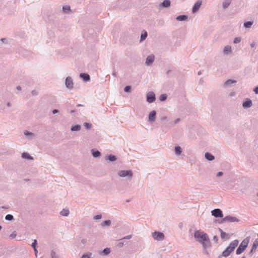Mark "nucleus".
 I'll return each mask as SVG.
<instances>
[{
    "label": "nucleus",
    "mask_w": 258,
    "mask_h": 258,
    "mask_svg": "<svg viewBox=\"0 0 258 258\" xmlns=\"http://www.w3.org/2000/svg\"><path fill=\"white\" fill-rule=\"evenodd\" d=\"M196 240L202 245L203 248L206 250L211 246L208 235L200 230H196L194 234Z\"/></svg>",
    "instance_id": "nucleus-1"
},
{
    "label": "nucleus",
    "mask_w": 258,
    "mask_h": 258,
    "mask_svg": "<svg viewBox=\"0 0 258 258\" xmlns=\"http://www.w3.org/2000/svg\"><path fill=\"white\" fill-rule=\"evenodd\" d=\"M239 241L235 239L230 243L228 246L222 252L221 255H219L218 258L222 257H227L228 256L237 246Z\"/></svg>",
    "instance_id": "nucleus-2"
},
{
    "label": "nucleus",
    "mask_w": 258,
    "mask_h": 258,
    "mask_svg": "<svg viewBox=\"0 0 258 258\" xmlns=\"http://www.w3.org/2000/svg\"><path fill=\"white\" fill-rule=\"evenodd\" d=\"M249 240L250 237H247L242 241V242H241V243L240 244V245H239V246L238 247L236 250V254H240L245 250V249L248 246V244L249 242Z\"/></svg>",
    "instance_id": "nucleus-3"
},
{
    "label": "nucleus",
    "mask_w": 258,
    "mask_h": 258,
    "mask_svg": "<svg viewBox=\"0 0 258 258\" xmlns=\"http://www.w3.org/2000/svg\"><path fill=\"white\" fill-rule=\"evenodd\" d=\"M118 175L121 177H125L131 179L133 177V172L131 170H120L118 171Z\"/></svg>",
    "instance_id": "nucleus-4"
},
{
    "label": "nucleus",
    "mask_w": 258,
    "mask_h": 258,
    "mask_svg": "<svg viewBox=\"0 0 258 258\" xmlns=\"http://www.w3.org/2000/svg\"><path fill=\"white\" fill-rule=\"evenodd\" d=\"M152 236L153 238L157 241H162L165 239L164 234L160 231H154L152 233Z\"/></svg>",
    "instance_id": "nucleus-5"
},
{
    "label": "nucleus",
    "mask_w": 258,
    "mask_h": 258,
    "mask_svg": "<svg viewBox=\"0 0 258 258\" xmlns=\"http://www.w3.org/2000/svg\"><path fill=\"white\" fill-rule=\"evenodd\" d=\"M66 87L72 90L74 88V82L73 79L71 77L68 76L66 78L65 80Z\"/></svg>",
    "instance_id": "nucleus-6"
},
{
    "label": "nucleus",
    "mask_w": 258,
    "mask_h": 258,
    "mask_svg": "<svg viewBox=\"0 0 258 258\" xmlns=\"http://www.w3.org/2000/svg\"><path fill=\"white\" fill-rule=\"evenodd\" d=\"M146 98L147 101L148 103H151L154 102L156 99L155 93L152 91L149 92L148 93H147Z\"/></svg>",
    "instance_id": "nucleus-7"
},
{
    "label": "nucleus",
    "mask_w": 258,
    "mask_h": 258,
    "mask_svg": "<svg viewBox=\"0 0 258 258\" xmlns=\"http://www.w3.org/2000/svg\"><path fill=\"white\" fill-rule=\"evenodd\" d=\"M211 214L216 218H222L223 217L222 211L220 209H215L211 211Z\"/></svg>",
    "instance_id": "nucleus-8"
},
{
    "label": "nucleus",
    "mask_w": 258,
    "mask_h": 258,
    "mask_svg": "<svg viewBox=\"0 0 258 258\" xmlns=\"http://www.w3.org/2000/svg\"><path fill=\"white\" fill-rule=\"evenodd\" d=\"M239 221H240V220L235 217H233V216H227L222 219L221 222H239Z\"/></svg>",
    "instance_id": "nucleus-9"
},
{
    "label": "nucleus",
    "mask_w": 258,
    "mask_h": 258,
    "mask_svg": "<svg viewBox=\"0 0 258 258\" xmlns=\"http://www.w3.org/2000/svg\"><path fill=\"white\" fill-rule=\"evenodd\" d=\"M252 105V102L249 98H246L242 103V107L244 108H248Z\"/></svg>",
    "instance_id": "nucleus-10"
},
{
    "label": "nucleus",
    "mask_w": 258,
    "mask_h": 258,
    "mask_svg": "<svg viewBox=\"0 0 258 258\" xmlns=\"http://www.w3.org/2000/svg\"><path fill=\"white\" fill-rule=\"evenodd\" d=\"M258 247V239H256L253 242L251 249L249 252V254L251 256Z\"/></svg>",
    "instance_id": "nucleus-11"
},
{
    "label": "nucleus",
    "mask_w": 258,
    "mask_h": 258,
    "mask_svg": "<svg viewBox=\"0 0 258 258\" xmlns=\"http://www.w3.org/2000/svg\"><path fill=\"white\" fill-rule=\"evenodd\" d=\"M202 5V1H197L195 5H194L192 9V12L193 13H196L198 10L200 9L201 6Z\"/></svg>",
    "instance_id": "nucleus-12"
},
{
    "label": "nucleus",
    "mask_w": 258,
    "mask_h": 258,
    "mask_svg": "<svg viewBox=\"0 0 258 258\" xmlns=\"http://www.w3.org/2000/svg\"><path fill=\"white\" fill-rule=\"evenodd\" d=\"M156 111L153 110L151 111L149 114V121L150 122H154L156 119Z\"/></svg>",
    "instance_id": "nucleus-13"
},
{
    "label": "nucleus",
    "mask_w": 258,
    "mask_h": 258,
    "mask_svg": "<svg viewBox=\"0 0 258 258\" xmlns=\"http://www.w3.org/2000/svg\"><path fill=\"white\" fill-rule=\"evenodd\" d=\"M80 77L84 81L88 82L90 80V76L87 74L84 73H81L80 74Z\"/></svg>",
    "instance_id": "nucleus-14"
},
{
    "label": "nucleus",
    "mask_w": 258,
    "mask_h": 258,
    "mask_svg": "<svg viewBox=\"0 0 258 258\" xmlns=\"http://www.w3.org/2000/svg\"><path fill=\"white\" fill-rule=\"evenodd\" d=\"M154 58H155L154 55L153 54L148 56L146 58V65L150 66L151 64H152L154 60Z\"/></svg>",
    "instance_id": "nucleus-15"
},
{
    "label": "nucleus",
    "mask_w": 258,
    "mask_h": 258,
    "mask_svg": "<svg viewBox=\"0 0 258 258\" xmlns=\"http://www.w3.org/2000/svg\"><path fill=\"white\" fill-rule=\"evenodd\" d=\"M105 159L106 160H108L110 162H114L116 160L117 158L116 156L113 155V154H109L108 155H107L105 157Z\"/></svg>",
    "instance_id": "nucleus-16"
},
{
    "label": "nucleus",
    "mask_w": 258,
    "mask_h": 258,
    "mask_svg": "<svg viewBox=\"0 0 258 258\" xmlns=\"http://www.w3.org/2000/svg\"><path fill=\"white\" fill-rule=\"evenodd\" d=\"M219 231L220 233V236L222 239H229L230 238L229 234L224 232L221 229L219 228Z\"/></svg>",
    "instance_id": "nucleus-17"
},
{
    "label": "nucleus",
    "mask_w": 258,
    "mask_h": 258,
    "mask_svg": "<svg viewBox=\"0 0 258 258\" xmlns=\"http://www.w3.org/2000/svg\"><path fill=\"white\" fill-rule=\"evenodd\" d=\"M91 153H92V156L94 158H98L101 156V153L100 152V151H99L98 150H96L95 149L91 150Z\"/></svg>",
    "instance_id": "nucleus-18"
},
{
    "label": "nucleus",
    "mask_w": 258,
    "mask_h": 258,
    "mask_svg": "<svg viewBox=\"0 0 258 258\" xmlns=\"http://www.w3.org/2000/svg\"><path fill=\"white\" fill-rule=\"evenodd\" d=\"M205 158L209 161H213L215 159V157L211 153L206 152L205 154Z\"/></svg>",
    "instance_id": "nucleus-19"
},
{
    "label": "nucleus",
    "mask_w": 258,
    "mask_h": 258,
    "mask_svg": "<svg viewBox=\"0 0 258 258\" xmlns=\"http://www.w3.org/2000/svg\"><path fill=\"white\" fill-rule=\"evenodd\" d=\"M187 19L188 16L186 15H179L176 18V20L179 21H184L187 20Z\"/></svg>",
    "instance_id": "nucleus-20"
},
{
    "label": "nucleus",
    "mask_w": 258,
    "mask_h": 258,
    "mask_svg": "<svg viewBox=\"0 0 258 258\" xmlns=\"http://www.w3.org/2000/svg\"><path fill=\"white\" fill-rule=\"evenodd\" d=\"M81 126L78 124L73 125L71 127L72 132L79 131L81 130Z\"/></svg>",
    "instance_id": "nucleus-21"
},
{
    "label": "nucleus",
    "mask_w": 258,
    "mask_h": 258,
    "mask_svg": "<svg viewBox=\"0 0 258 258\" xmlns=\"http://www.w3.org/2000/svg\"><path fill=\"white\" fill-rule=\"evenodd\" d=\"M174 151H175V154L176 155H179L182 153V149L180 146L177 145V146H175Z\"/></svg>",
    "instance_id": "nucleus-22"
},
{
    "label": "nucleus",
    "mask_w": 258,
    "mask_h": 258,
    "mask_svg": "<svg viewBox=\"0 0 258 258\" xmlns=\"http://www.w3.org/2000/svg\"><path fill=\"white\" fill-rule=\"evenodd\" d=\"M22 158L28 160H33V158L28 153L24 152L22 154Z\"/></svg>",
    "instance_id": "nucleus-23"
},
{
    "label": "nucleus",
    "mask_w": 258,
    "mask_h": 258,
    "mask_svg": "<svg viewBox=\"0 0 258 258\" xmlns=\"http://www.w3.org/2000/svg\"><path fill=\"white\" fill-rule=\"evenodd\" d=\"M171 2L169 0H164L161 5L162 7L167 8L170 7Z\"/></svg>",
    "instance_id": "nucleus-24"
},
{
    "label": "nucleus",
    "mask_w": 258,
    "mask_h": 258,
    "mask_svg": "<svg viewBox=\"0 0 258 258\" xmlns=\"http://www.w3.org/2000/svg\"><path fill=\"white\" fill-rule=\"evenodd\" d=\"M231 52V47L229 45H227L224 47L223 49V53L226 54H230Z\"/></svg>",
    "instance_id": "nucleus-25"
},
{
    "label": "nucleus",
    "mask_w": 258,
    "mask_h": 258,
    "mask_svg": "<svg viewBox=\"0 0 258 258\" xmlns=\"http://www.w3.org/2000/svg\"><path fill=\"white\" fill-rule=\"evenodd\" d=\"M236 81L235 80L228 79L224 83V86L225 87L229 86L233 83H236Z\"/></svg>",
    "instance_id": "nucleus-26"
},
{
    "label": "nucleus",
    "mask_w": 258,
    "mask_h": 258,
    "mask_svg": "<svg viewBox=\"0 0 258 258\" xmlns=\"http://www.w3.org/2000/svg\"><path fill=\"white\" fill-rule=\"evenodd\" d=\"M24 134L29 139H32L34 137V134L27 130L24 131Z\"/></svg>",
    "instance_id": "nucleus-27"
},
{
    "label": "nucleus",
    "mask_w": 258,
    "mask_h": 258,
    "mask_svg": "<svg viewBox=\"0 0 258 258\" xmlns=\"http://www.w3.org/2000/svg\"><path fill=\"white\" fill-rule=\"evenodd\" d=\"M62 11L63 13L68 14L71 11V8L68 5L63 6L62 7Z\"/></svg>",
    "instance_id": "nucleus-28"
},
{
    "label": "nucleus",
    "mask_w": 258,
    "mask_h": 258,
    "mask_svg": "<svg viewBox=\"0 0 258 258\" xmlns=\"http://www.w3.org/2000/svg\"><path fill=\"white\" fill-rule=\"evenodd\" d=\"M231 1L230 0H225L223 2L222 7L223 9L227 8L229 5H230Z\"/></svg>",
    "instance_id": "nucleus-29"
},
{
    "label": "nucleus",
    "mask_w": 258,
    "mask_h": 258,
    "mask_svg": "<svg viewBox=\"0 0 258 258\" xmlns=\"http://www.w3.org/2000/svg\"><path fill=\"white\" fill-rule=\"evenodd\" d=\"M148 36V33L147 31L144 30L141 35V41H142L144 40H145Z\"/></svg>",
    "instance_id": "nucleus-30"
},
{
    "label": "nucleus",
    "mask_w": 258,
    "mask_h": 258,
    "mask_svg": "<svg viewBox=\"0 0 258 258\" xmlns=\"http://www.w3.org/2000/svg\"><path fill=\"white\" fill-rule=\"evenodd\" d=\"M253 24V21H247L244 23L243 26L245 28H249Z\"/></svg>",
    "instance_id": "nucleus-31"
},
{
    "label": "nucleus",
    "mask_w": 258,
    "mask_h": 258,
    "mask_svg": "<svg viewBox=\"0 0 258 258\" xmlns=\"http://www.w3.org/2000/svg\"><path fill=\"white\" fill-rule=\"evenodd\" d=\"M69 210L68 209H63L60 212V214L63 216H68L69 214Z\"/></svg>",
    "instance_id": "nucleus-32"
},
{
    "label": "nucleus",
    "mask_w": 258,
    "mask_h": 258,
    "mask_svg": "<svg viewBox=\"0 0 258 258\" xmlns=\"http://www.w3.org/2000/svg\"><path fill=\"white\" fill-rule=\"evenodd\" d=\"M111 224V221L110 220H106L103 221V223H101L102 226H108Z\"/></svg>",
    "instance_id": "nucleus-33"
},
{
    "label": "nucleus",
    "mask_w": 258,
    "mask_h": 258,
    "mask_svg": "<svg viewBox=\"0 0 258 258\" xmlns=\"http://www.w3.org/2000/svg\"><path fill=\"white\" fill-rule=\"evenodd\" d=\"M110 249L109 248H104L102 251V253H103L104 255H107L109 253H110Z\"/></svg>",
    "instance_id": "nucleus-34"
},
{
    "label": "nucleus",
    "mask_w": 258,
    "mask_h": 258,
    "mask_svg": "<svg viewBox=\"0 0 258 258\" xmlns=\"http://www.w3.org/2000/svg\"><path fill=\"white\" fill-rule=\"evenodd\" d=\"M167 97V95L166 94H161L159 96V100L161 101H164L166 100Z\"/></svg>",
    "instance_id": "nucleus-35"
},
{
    "label": "nucleus",
    "mask_w": 258,
    "mask_h": 258,
    "mask_svg": "<svg viewBox=\"0 0 258 258\" xmlns=\"http://www.w3.org/2000/svg\"><path fill=\"white\" fill-rule=\"evenodd\" d=\"M51 258H59V256L54 250H51L50 253Z\"/></svg>",
    "instance_id": "nucleus-36"
},
{
    "label": "nucleus",
    "mask_w": 258,
    "mask_h": 258,
    "mask_svg": "<svg viewBox=\"0 0 258 258\" xmlns=\"http://www.w3.org/2000/svg\"><path fill=\"white\" fill-rule=\"evenodd\" d=\"M5 219L7 221H12L14 219V217L11 214H8L5 216Z\"/></svg>",
    "instance_id": "nucleus-37"
},
{
    "label": "nucleus",
    "mask_w": 258,
    "mask_h": 258,
    "mask_svg": "<svg viewBox=\"0 0 258 258\" xmlns=\"http://www.w3.org/2000/svg\"><path fill=\"white\" fill-rule=\"evenodd\" d=\"M91 252H88L85 254H83L81 258H90L92 255Z\"/></svg>",
    "instance_id": "nucleus-38"
},
{
    "label": "nucleus",
    "mask_w": 258,
    "mask_h": 258,
    "mask_svg": "<svg viewBox=\"0 0 258 258\" xmlns=\"http://www.w3.org/2000/svg\"><path fill=\"white\" fill-rule=\"evenodd\" d=\"M83 125L84 127L87 130L91 128V127H92V124L88 122H84Z\"/></svg>",
    "instance_id": "nucleus-39"
},
{
    "label": "nucleus",
    "mask_w": 258,
    "mask_h": 258,
    "mask_svg": "<svg viewBox=\"0 0 258 258\" xmlns=\"http://www.w3.org/2000/svg\"><path fill=\"white\" fill-rule=\"evenodd\" d=\"M131 91V86L127 85L124 88V91L125 92L129 93Z\"/></svg>",
    "instance_id": "nucleus-40"
},
{
    "label": "nucleus",
    "mask_w": 258,
    "mask_h": 258,
    "mask_svg": "<svg viewBox=\"0 0 258 258\" xmlns=\"http://www.w3.org/2000/svg\"><path fill=\"white\" fill-rule=\"evenodd\" d=\"M241 41V37H236L234 38V39L233 40V43L235 44H237V43L240 42Z\"/></svg>",
    "instance_id": "nucleus-41"
},
{
    "label": "nucleus",
    "mask_w": 258,
    "mask_h": 258,
    "mask_svg": "<svg viewBox=\"0 0 258 258\" xmlns=\"http://www.w3.org/2000/svg\"><path fill=\"white\" fill-rule=\"evenodd\" d=\"M37 245V240L35 239L33 240V242H32L31 246L33 248V249H35L36 248Z\"/></svg>",
    "instance_id": "nucleus-42"
},
{
    "label": "nucleus",
    "mask_w": 258,
    "mask_h": 258,
    "mask_svg": "<svg viewBox=\"0 0 258 258\" xmlns=\"http://www.w3.org/2000/svg\"><path fill=\"white\" fill-rule=\"evenodd\" d=\"M17 236V232L15 231H13L10 235V237L12 239L14 238Z\"/></svg>",
    "instance_id": "nucleus-43"
},
{
    "label": "nucleus",
    "mask_w": 258,
    "mask_h": 258,
    "mask_svg": "<svg viewBox=\"0 0 258 258\" xmlns=\"http://www.w3.org/2000/svg\"><path fill=\"white\" fill-rule=\"evenodd\" d=\"M101 218H102V215L101 214H98L94 217V219L95 220H99V219H101Z\"/></svg>",
    "instance_id": "nucleus-44"
},
{
    "label": "nucleus",
    "mask_w": 258,
    "mask_h": 258,
    "mask_svg": "<svg viewBox=\"0 0 258 258\" xmlns=\"http://www.w3.org/2000/svg\"><path fill=\"white\" fill-rule=\"evenodd\" d=\"M132 237V235H127V236H125L124 237H123L122 239H121L120 240H122V239H131V238Z\"/></svg>",
    "instance_id": "nucleus-45"
},
{
    "label": "nucleus",
    "mask_w": 258,
    "mask_h": 258,
    "mask_svg": "<svg viewBox=\"0 0 258 258\" xmlns=\"http://www.w3.org/2000/svg\"><path fill=\"white\" fill-rule=\"evenodd\" d=\"M124 245V243L123 242H120L117 244V246L119 247H122Z\"/></svg>",
    "instance_id": "nucleus-46"
},
{
    "label": "nucleus",
    "mask_w": 258,
    "mask_h": 258,
    "mask_svg": "<svg viewBox=\"0 0 258 258\" xmlns=\"http://www.w3.org/2000/svg\"><path fill=\"white\" fill-rule=\"evenodd\" d=\"M253 91L255 94H258V86H257L253 89Z\"/></svg>",
    "instance_id": "nucleus-47"
},
{
    "label": "nucleus",
    "mask_w": 258,
    "mask_h": 258,
    "mask_svg": "<svg viewBox=\"0 0 258 258\" xmlns=\"http://www.w3.org/2000/svg\"><path fill=\"white\" fill-rule=\"evenodd\" d=\"M223 174V173L222 171H219V172H217L216 176L217 177H220V176H221Z\"/></svg>",
    "instance_id": "nucleus-48"
},
{
    "label": "nucleus",
    "mask_w": 258,
    "mask_h": 258,
    "mask_svg": "<svg viewBox=\"0 0 258 258\" xmlns=\"http://www.w3.org/2000/svg\"><path fill=\"white\" fill-rule=\"evenodd\" d=\"M213 240L215 242H217L218 241V238L217 237V236L215 235L214 237H213Z\"/></svg>",
    "instance_id": "nucleus-49"
},
{
    "label": "nucleus",
    "mask_w": 258,
    "mask_h": 258,
    "mask_svg": "<svg viewBox=\"0 0 258 258\" xmlns=\"http://www.w3.org/2000/svg\"><path fill=\"white\" fill-rule=\"evenodd\" d=\"M1 41L3 42V43H7V39L6 38H2L1 39Z\"/></svg>",
    "instance_id": "nucleus-50"
},
{
    "label": "nucleus",
    "mask_w": 258,
    "mask_h": 258,
    "mask_svg": "<svg viewBox=\"0 0 258 258\" xmlns=\"http://www.w3.org/2000/svg\"><path fill=\"white\" fill-rule=\"evenodd\" d=\"M58 112V110L57 109H54L52 110L53 114H56Z\"/></svg>",
    "instance_id": "nucleus-51"
},
{
    "label": "nucleus",
    "mask_w": 258,
    "mask_h": 258,
    "mask_svg": "<svg viewBox=\"0 0 258 258\" xmlns=\"http://www.w3.org/2000/svg\"><path fill=\"white\" fill-rule=\"evenodd\" d=\"M180 120V118H178L177 119H176L174 121V124H176Z\"/></svg>",
    "instance_id": "nucleus-52"
},
{
    "label": "nucleus",
    "mask_w": 258,
    "mask_h": 258,
    "mask_svg": "<svg viewBox=\"0 0 258 258\" xmlns=\"http://www.w3.org/2000/svg\"><path fill=\"white\" fill-rule=\"evenodd\" d=\"M166 119H167V116H163L161 117V119L162 121H164V120H166Z\"/></svg>",
    "instance_id": "nucleus-53"
},
{
    "label": "nucleus",
    "mask_w": 258,
    "mask_h": 258,
    "mask_svg": "<svg viewBox=\"0 0 258 258\" xmlns=\"http://www.w3.org/2000/svg\"><path fill=\"white\" fill-rule=\"evenodd\" d=\"M34 252H35V254L37 256V253H38V250H37V248H35V249H34Z\"/></svg>",
    "instance_id": "nucleus-54"
},
{
    "label": "nucleus",
    "mask_w": 258,
    "mask_h": 258,
    "mask_svg": "<svg viewBox=\"0 0 258 258\" xmlns=\"http://www.w3.org/2000/svg\"><path fill=\"white\" fill-rule=\"evenodd\" d=\"M32 94L33 95H37V92L35 90H33L32 91Z\"/></svg>",
    "instance_id": "nucleus-55"
},
{
    "label": "nucleus",
    "mask_w": 258,
    "mask_h": 258,
    "mask_svg": "<svg viewBox=\"0 0 258 258\" xmlns=\"http://www.w3.org/2000/svg\"><path fill=\"white\" fill-rule=\"evenodd\" d=\"M254 46H255V43H254V42H253L252 43H251L250 44V46H251V47H252H252H254Z\"/></svg>",
    "instance_id": "nucleus-56"
},
{
    "label": "nucleus",
    "mask_w": 258,
    "mask_h": 258,
    "mask_svg": "<svg viewBox=\"0 0 258 258\" xmlns=\"http://www.w3.org/2000/svg\"><path fill=\"white\" fill-rule=\"evenodd\" d=\"M17 89L18 90H21V86H17Z\"/></svg>",
    "instance_id": "nucleus-57"
},
{
    "label": "nucleus",
    "mask_w": 258,
    "mask_h": 258,
    "mask_svg": "<svg viewBox=\"0 0 258 258\" xmlns=\"http://www.w3.org/2000/svg\"><path fill=\"white\" fill-rule=\"evenodd\" d=\"M2 209H8V206H3L2 207Z\"/></svg>",
    "instance_id": "nucleus-58"
},
{
    "label": "nucleus",
    "mask_w": 258,
    "mask_h": 258,
    "mask_svg": "<svg viewBox=\"0 0 258 258\" xmlns=\"http://www.w3.org/2000/svg\"><path fill=\"white\" fill-rule=\"evenodd\" d=\"M7 106H8V107H11V103H10V102H8V103H7Z\"/></svg>",
    "instance_id": "nucleus-59"
},
{
    "label": "nucleus",
    "mask_w": 258,
    "mask_h": 258,
    "mask_svg": "<svg viewBox=\"0 0 258 258\" xmlns=\"http://www.w3.org/2000/svg\"><path fill=\"white\" fill-rule=\"evenodd\" d=\"M82 242L83 244H84V243H85V242H86V240H85V239H82Z\"/></svg>",
    "instance_id": "nucleus-60"
},
{
    "label": "nucleus",
    "mask_w": 258,
    "mask_h": 258,
    "mask_svg": "<svg viewBox=\"0 0 258 258\" xmlns=\"http://www.w3.org/2000/svg\"><path fill=\"white\" fill-rule=\"evenodd\" d=\"M75 112V110H72L71 111V113L73 114Z\"/></svg>",
    "instance_id": "nucleus-61"
},
{
    "label": "nucleus",
    "mask_w": 258,
    "mask_h": 258,
    "mask_svg": "<svg viewBox=\"0 0 258 258\" xmlns=\"http://www.w3.org/2000/svg\"><path fill=\"white\" fill-rule=\"evenodd\" d=\"M198 75H201V71L199 72L198 73Z\"/></svg>",
    "instance_id": "nucleus-62"
},
{
    "label": "nucleus",
    "mask_w": 258,
    "mask_h": 258,
    "mask_svg": "<svg viewBox=\"0 0 258 258\" xmlns=\"http://www.w3.org/2000/svg\"><path fill=\"white\" fill-rule=\"evenodd\" d=\"M170 71H168L166 73L167 75H168L169 74Z\"/></svg>",
    "instance_id": "nucleus-63"
},
{
    "label": "nucleus",
    "mask_w": 258,
    "mask_h": 258,
    "mask_svg": "<svg viewBox=\"0 0 258 258\" xmlns=\"http://www.w3.org/2000/svg\"><path fill=\"white\" fill-rule=\"evenodd\" d=\"M241 258H245V256H243Z\"/></svg>",
    "instance_id": "nucleus-64"
}]
</instances>
